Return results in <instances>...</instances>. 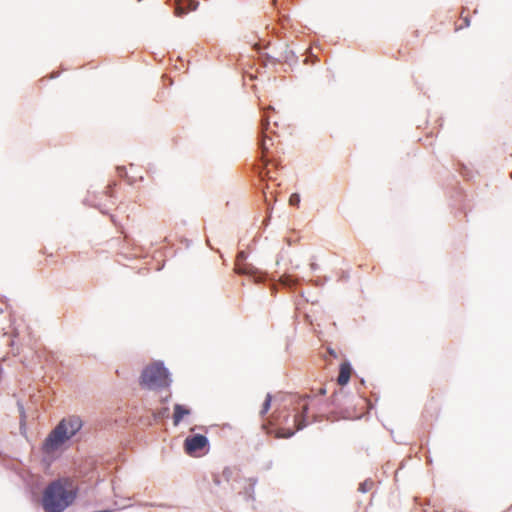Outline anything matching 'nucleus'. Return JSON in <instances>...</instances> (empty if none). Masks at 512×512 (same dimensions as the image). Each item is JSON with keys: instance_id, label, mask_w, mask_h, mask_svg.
I'll return each mask as SVG.
<instances>
[{"instance_id": "nucleus-18", "label": "nucleus", "mask_w": 512, "mask_h": 512, "mask_svg": "<svg viewBox=\"0 0 512 512\" xmlns=\"http://www.w3.org/2000/svg\"><path fill=\"white\" fill-rule=\"evenodd\" d=\"M510 176H511V179H512V171H511V175Z\"/></svg>"}, {"instance_id": "nucleus-2", "label": "nucleus", "mask_w": 512, "mask_h": 512, "mask_svg": "<svg viewBox=\"0 0 512 512\" xmlns=\"http://www.w3.org/2000/svg\"><path fill=\"white\" fill-rule=\"evenodd\" d=\"M76 493L70 479H57L51 482L43 492V509L46 512H62L74 502Z\"/></svg>"}, {"instance_id": "nucleus-12", "label": "nucleus", "mask_w": 512, "mask_h": 512, "mask_svg": "<svg viewBox=\"0 0 512 512\" xmlns=\"http://www.w3.org/2000/svg\"><path fill=\"white\" fill-rule=\"evenodd\" d=\"M271 399H272L271 395L267 394L266 398H265V401H264V403L262 405V409L260 410V414L262 416L265 415L269 411V409L271 407Z\"/></svg>"}, {"instance_id": "nucleus-1", "label": "nucleus", "mask_w": 512, "mask_h": 512, "mask_svg": "<svg viewBox=\"0 0 512 512\" xmlns=\"http://www.w3.org/2000/svg\"><path fill=\"white\" fill-rule=\"evenodd\" d=\"M314 398L298 397L292 402L291 410L274 413L262 428L275 438H289L307 425V412Z\"/></svg>"}, {"instance_id": "nucleus-13", "label": "nucleus", "mask_w": 512, "mask_h": 512, "mask_svg": "<svg viewBox=\"0 0 512 512\" xmlns=\"http://www.w3.org/2000/svg\"><path fill=\"white\" fill-rule=\"evenodd\" d=\"M299 201H300V198H299V196L297 194L291 195V197L289 199V202H290L291 205H296V204L299 203Z\"/></svg>"}, {"instance_id": "nucleus-8", "label": "nucleus", "mask_w": 512, "mask_h": 512, "mask_svg": "<svg viewBox=\"0 0 512 512\" xmlns=\"http://www.w3.org/2000/svg\"><path fill=\"white\" fill-rule=\"evenodd\" d=\"M352 368L348 362H343L340 365L339 375L337 382L339 385H346L351 377Z\"/></svg>"}, {"instance_id": "nucleus-7", "label": "nucleus", "mask_w": 512, "mask_h": 512, "mask_svg": "<svg viewBox=\"0 0 512 512\" xmlns=\"http://www.w3.org/2000/svg\"><path fill=\"white\" fill-rule=\"evenodd\" d=\"M175 13L180 16L188 11L195 10L197 3L193 0H175Z\"/></svg>"}, {"instance_id": "nucleus-9", "label": "nucleus", "mask_w": 512, "mask_h": 512, "mask_svg": "<svg viewBox=\"0 0 512 512\" xmlns=\"http://www.w3.org/2000/svg\"><path fill=\"white\" fill-rule=\"evenodd\" d=\"M246 254L241 251L237 254L235 260V271L239 274H248L251 271V267L245 264Z\"/></svg>"}, {"instance_id": "nucleus-4", "label": "nucleus", "mask_w": 512, "mask_h": 512, "mask_svg": "<svg viewBox=\"0 0 512 512\" xmlns=\"http://www.w3.org/2000/svg\"><path fill=\"white\" fill-rule=\"evenodd\" d=\"M140 384L149 389L167 387L170 384L169 373L162 363H154L143 370Z\"/></svg>"}, {"instance_id": "nucleus-17", "label": "nucleus", "mask_w": 512, "mask_h": 512, "mask_svg": "<svg viewBox=\"0 0 512 512\" xmlns=\"http://www.w3.org/2000/svg\"><path fill=\"white\" fill-rule=\"evenodd\" d=\"M273 125H274V126H277V125H278V123H277V121H276V120H275V121H273Z\"/></svg>"}, {"instance_id": "nucleus-11", "label": "nucleus", "mask_w": 512, "mask_h": 512, "mask_svg": "<svg viewBox=\"0 0 512 512\" xmlns=\"http://www.w3.org/2000/svg\"><path fill=\"white\" fill-rule=\"evenodd\" d=\"M460 18L462 20V23L456 24L455 30H461L470 25V19L467 15H464V11L461 12Z\"/></svg>"}, {"instance_id": "nucleus-10", "label": "nucleus", "mask_w": 512, "mask_h": 512, "mask_svg": "<svg viewBox=\"0 0 512 512\" xmlns=\"http://www.w3.org/2000/svg\"><path fill=\"white\" fill-rule=\"evenodd\" d=\"M191 413L190 409L180 405L176 404L174 406V413H173V424L177 426L184 416H188Z\"/></svg>"}, {"instance_id": "nucleus-5", "label": "nucleus", "mask_w": 512, "mask_h": 512, "mask_svg": "<svg viewBox=\"0 0 512 512\" xmlns=\"http://www.w3.org/2000/svg\"><path fill=\"white\" fill-rule=\"evenodd\" d=\"M209 449V441L206 436L195 434L184 440L185 452L194 457L204 455Z\"/></svg>"}, {"instance_id": "nucleus-3", "label": "nucleus", "mask_w": 512, "mask_h": 512, "mask_svg": "<svg viewBox=\"0 0 512 512\" xmlns=\"http://www.w3.org/2000/svg\"><path fill=\"white\" fill-rule=\"evenodd\" d=\"M82 427V421L77 416L62 419L46 437L42 450L51 454L58 450L67 440L72 438Z\"/></svg>"}, {"instance_id": "nucleus-16", "label": "nucleus", "mask_w": 512, "mask_h": 512, "mask_svg": "<svg viewBox=\"0 0 512 512\" xmlns=\"http://www.w3.org/2000/svg\"><path fill=\"white\" fill-rule=\"evenodd\" d=\"M359 489H360L362 492H366V486H364V485H361Z\"/></svg>"}, {"instance_id": "nucleus-6", "label": "nucleus", "mask_w": 512, "mask_h": 512, "mask_svg": "<svg viewBox=\"0 0 512 512\" xmlns=\"http://www.w3.org/2000/svg\"><path fill=\"white\" fill-rule=\"evenodd\" d=\"M274 112V108L268 106L267 108L264 109L263 117L261 120L263 138L260 147L262 149L263 154L269 150L268 141L271 140L270 134H275V131L271 127V119L273 118L272 113Z\"/></svg>"}, {"instance_id": "nucleus-14", "label": "nucleus", "mask_w": 512, "mask_h": 512, "mask_svg": "<svg viewBox=\"0 0 512 512\" xmlns=\"http://www.w3.org/2000/svg\"><path fill=\"white\" fill-rule=\"evenodd\" d=\"M260 176L264 179V178H268V179H272V176H270V171L269 170H265L264 171H261L260 173Z\"/></svg>"}, {"instance_id": "nucleus-15", "label": "nucleus", "mask_w": 512, "mask_h": 512, "mask_svg": "<svg viewBox=\"0 0 512 512\" xmlns=\"http://www.w3.org/2000/svg\"><path fill=\"white\" fill-rule=\"evenodd\" d=\"M328 352L331 356L336 357V354L333 350L329 349Z\"/></svg>"}]
</instances>
